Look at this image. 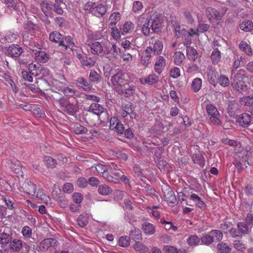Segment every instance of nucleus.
Masks as SVG:
<instances>
[{"label":"nucleus","instance_id":"f257e3e1","mask_svg":"<svg viewBox=\"0 0 253 253\" xmlns=\"http://www.w3.org/2000/svg\"><path fill=\"white\" fill-rule=\"evenodd\" d=\"M161 20L157 15L153 17L151 16L143 24L142 26L143 33L145 36H148L151 33V30L156 33H159L161 31Z\"/></svg>","mask_w":253,"mask_h":253},{"label":"nucleus","instance_id":"f03ea898","mask_svg":"<svg viewBox=\"0 0 253 253\" xmlns=\"http://www.w3.org/2000/svg\"><path fill=\"white\" fill-rule=\"evenodd\" d=\"M245 70H239L232 78L231 85L234 90L242 93L247 89V85L244 81L245 77Z\"/></svg>","mask_w":253,"mask_h":253},{"label":"nucleus","instance_id":"7ed1b4c3","mask_svg":"<svg viewBox=\"0 0 253 253\" xmlns=\"http://www.w3.org/2000/svg\"><path fill=\"white\" fill-rule=\"evenodd\" d=\"M226 8L224 7L219 9L209 7L206 10V14L209 21L214 26V27H218L219 25L221 26L220 22L218 21L215 25L212 21V20H216L219 21L222 19L226 12Z\"/></svg>","mask_w":253,"mask_h":253},{"label":"nucleus","instance_id":"20e7f679","mask_svg":"<svg viewBox=\"0 0 253 253\" xmlns=\"http://www.w3.org/2000/svg\"><path fill=\"white\" fill-rule=\"evenodd\" d=\"M111 81L116 91L124 85H126L128 82L126 75L120 68L115 70V74L112 76Z\"/></svg>","mask_w":253,"mask_h":253},{"label":"nucleus","instance_id":"39448f33","mask_svg":"<svg viewBox=\"0 0 253 253\" xmlns=\"http://www.w3.org/2000/svg\"><path fill=\"white\" fill-rule=\"evenodd\" d=\"M56 101L58 102L60 108L69 115L73 116L78 110V107L76 104L70 102L67 98L63 96Z\"/></svg>","mask_w":253,"mask_h":253},{"label":"nucleus","instance_id":"423d86ee","mask_svg":"<svg viewBox=\"0 0 253 253\" xmlns=\"http://www.w3.org/2000/svg\"><path fill=\"white\" fill-rule=\"evenodd\" d=\"M18 185L17 188L19 191L29 197L33 195L35 190H36V185L28 179L20 180Z\"/></svg>","mask_w":253,"mask_h":253},{"label":"nucleus","instance_id":"0eeeda50","mask_svg":"<svg viewBox=\"0 0 253 253\" xmlns=\"http://www.w3.org/2000/svg\"><path fill=\"white\" fill-rule=\"evenodd\" d=\"M88 111L92 112L98 116L99 119L103 122L108 120V113L106 110L100 104L93 103L91 104Z\"/></svg>","mask_w":253,"mask_h":253},{"label":"nucleus","instance_id":"6e6552de","mask_svg":"<svg viewBox=\"0 0 253 253\" xmlns=\"http://www.w3.org/2000/svg\"><path fill=\"white\" fill-rule=\"evenodd\" d=\"M206 109L208 114L210 116V120L211 123L214 125H220L221 123L218 118L219 113L216 108L212 104H208Z\"/></svg>","mask_w":253,"mask_h":253},{"label":"nucleus","instance_id":"1a4fd4ad","mask_svg":"<svg viewBox=\"0 0 253 253\" xmlns=\"http://www.w3.org/2000/svg\"><path fill=\"white\" fill-rule=\"evenodd\" d=\"M107 57L110 60L118 59L121 53V49L116 44H112L111 47H105Z\"/></svg>","mask_w":253,"mask_h":253},{"label":"nucleus","instance_id":"9d476101","mask_svg":"<svg viewBox=\"0 0 253 253\" xmlns=\"http://www.w3.org/2000/svg\"><path fill=\"white\" fill-rule=\"evenodd\" d=\"M122 116L126 118L129 115L130 119H135L136 114L134 112V107L132 103L128 102L126 104H123L122 106Z\"/></svg>","mask_w":253,"mask_h":253},{"label":"nucleus","instance_id":"9b49d317","mask_svg":"<svg viewBox=\"0 0 253 253\" xmlns=\"http://www.w3.org/2000/svg\"><path fill=\"white\" fill-rule=\"evenodd\" d=\"M49 38L50 41L58 43L59 46L63 47L65 50L67 49V45L64 42V36L60 33L52 32L50 34Z\"/></svg>","mask_w":253,"mask_h":253},{"label":"nucleus","instance_id":"f8f14e48","mask_svg":"<svg viewBox=\"0 0 253 253\" xmlns=\"http://www.w3.org/2000/svg\"><path fill=\"white\" fill-rule=\"evenodd\" d=\"M17 60L20 67H24L26 69H27L31 75L34 76H37L38 75V73L37 72V65L36 64L31 63L28 64V61L26 58L23 59L18 58Z\"/></svg>","mask_w":253,"mask_h":253},{"label":"nucleus","instance_id":"ddd939ff","mask_svg":"<svg viewBox=\"0 0 253 253\" xmlns=\"http://www.w3.org/2000/svg\"><path fill=\"white\" fill-rule=\"evenodd\" d=\"M126 85H124L123 86L117 89L116 91L118 94L120 95H124L126 97L132 96L135 93V87L134 86L131 85H129L128 84Z\"/></svg>","mask_w":253,"mask_h":253},{"label":"nucleus","instance_id":"4468645a","mask_svg":"<svg viewBox=\"0 0 253 253\" xmlns=\"http://www.w3.org/2000/svg\"><path fill=\"white\" fill-rule=\"evenodd\" d=\"M53 3L49 0H44L41 3V7L42 11L46 16L50 18L53 17Z\"/></svg>","mask_w":253,"mask_h":253},{"label":"nucleus","instance_id":"2eb2a0df","mask_svg":"<svg viewBox=\"0 0 253 253\" xmlns=\"http://www.w3.org/2000/svg\"><path fill=\"white\" fill-rule=\"evenodd\" d=\"M37 189L35 190L33 195H31V198L35 200H41L42 203H47L49 201V197L48 196L44 194L43 190L42 188H39L38 190L37 194H36Z\"/></svg>","mask_w":253,"mask_h":253},{"label":"nucleus","instance_id":"dca6fc26","mask_svg":"<svg viewBox=\"0 0 253 253\" xmlns=\"http://www.w3.org/2000/svg\"><path fill=\"white\" fill-rule=\"evenodd\" d=\"M61 81L54 80L51 83L52 90L56 92L57 91H62L64 87L67 84V81L65 78H62Z\"/></svg>","mask_w":253,"mask_h":253},{"label":"nucleus","instance_id":"f3484780","mask_svg":"<svg viewBox=\"0 0 253 253\" xmlns=\"http://www.w3.org/2000/svg\"><path fill=\"white\" fill-rule=\"evenodd\" d=\"M88 45L93 54L99 55L104 53L105 50H103V46L100 42H94L91 44H88Z\"/></svg>","mask_w":253,"mask_h":253},{"label":"nucleus","instance_id":"a211bd4d","mask_svg":"<svg viewBox=\"0 0 253 253\" xmlns=\"http://www.w3.org/2000/svg\"><path fill=\"white\" fill-rule=\"evenodd\" d=\"M57 241L54 238H46L43 240L40 244V248H42L44 251L47 250L50 247L56 246Z\"/></svg>","mask_w":253,"mask_h":253},{"label":"nucleus","instance_id":"6ab92c4d","mask_svg":"<svg viewBox=\"0 0 253 253\" xmlns=\"http://www.w3.org/2000/svg\"><path fill=\"white\" fill-rule=\"evenodd\" d=\"M166 60L164 57L159 56L157 57L155 64V70L159 74H160L166 66Z\"/></svg>","mask_w":253,"mask_h":253},{"label":"nucleus","instance_id":"aec40b11","mask_svg":"<svg viewBox=\"0 0 253 253\" xmlns=\"http://www.w3.org/2000/svg\"><path fill=\"white\" fill-rule=\"evenodd\" d=\"M141 229L146 235H152L156 232L155 226L148 222H144L142 224Z\"/></svg>","mask_w":253,"mask_h":253},{"label":"nucleus","instance_id":"412c9836","mask_svg":"<svg viewBox=\"0 0 253 253\" xmlns=\"http://www.w3.org/2000/svg\"><path fill=\"white\" fill-rule=\"evenodd\" d=\"M19 96L20 97L19 99L23 102L24 103L19 104L17 103V110L23 109L26 111L31 110V106L30 104L25 102V101L27 99V96L23 92H20Z\"/></svg>","mask_w":253,"mask_h":253},{"label":"nucleus","instance_id":"4be33fe9","mask_svg":"<svg viewBox=\"0 0 253 253\" xmlns=\"http://www.w3.org/2000/svg\"><path fill=\"white\" fill-rule=\"evenodd\" d=\"M252 116L248 113H244L238 119V121L243 127H247L250 124L252 121Z\"/></svg>","mask_w":253,"mask_h":253},{"label":"nucleus","instance_id":"5701e85b","mask_svg":"<svg viewBox=\"0 0 253 253\" xmlns=\"http://www.w3.org/2000/svg\"><path fill=\"white\" fill-rule=\"evenodd\" d=\"M159 81V77L155 74L149 75L147 78L140 79V82L142 84H148L151 85L157 83Z\"/></svg>","mask_w":253,"mask_h":253},{"label":"nucleus","instance_id":"b1692460","mask_svg":"<svg viewBox=\"0 0 253 253\" xmlns=\"http://www.w3.org/2000/svg\"><path fill=\"white\" fill-rule=\"evenodd\" d=\"M106 7L103 4H98L91 9V12L97 17L104 15L106 12Z\"/></svg>","mask_w":253,"mask_h":253},{"label":"nucleus","instance_id":"393cba45","mask_svg":"<svg viewBox=\"0 0 253 253\" xmlns=\"http://www.w3.org/2000/svg\"><path fill=\"white\" fill-rule=\"evenodd\" d=\"M164 198L168 202L174 204L176 201V197L174 193L169 187H167L166 192H164Z\"/></svg>","mask_w":253,"mask_h":253},{"label":"nucleus","instance_id":"a878e982","mask_svg":"<svg viewBox=\"0 0 253 253\" xmlns=\"http://www.w3.org/2000/svg\"><path fill=\"white\" fill-rule=\"evenodd\" d=\"M151 43L153 44V51L154 53L159 54L162 52L163 44L160 41H156L154 37L151 38Z\"/></svg>","mask_w":253,"mask_h":253},{"label":"nucleus","instance_id":"bb28decb","mask_svg":"<svg viewBox=\"0 0 253 253\" xmlns=\"http://www.w3.org/2000/svg\"><path fill=\"white\" fill-rule=\"evenodd\" d=\"M153 49L151 47L149 46L146 48L141 57V62L143 65H147L148 64Z\"/></svg>","mask_w":253,"mask_h":253},{"label":"nucleus","instance_id":"cd10ccee","mask_svg":"<svg viewBox=\"0 0 253 253\" xmlns=\"http://www.w3.org/2000/svg\"><path fill=\"white\" fill-rule=\"evenodd\" d=\"M77 83L79 86L83 88L84 90H90L92 88V84L83 77L78 78L76 80Z\"/></svg>","mask_w":253,"mask_h":253},{"label":"nucleus","instance_id":"c85d7f7f","mask_svg":"<svg viewBox=\"0 0 253 253\" xmlns=\"http://www.w3.org/2000/svg\"><path fill=\"white\" fill-rule=\"evenodd\" d=\"M62 4L65 5L63 3V0H55V2L53 3V11L58 15H63L64 10L62 7Z\"/></svg>","mask_w":253,"mask_h":253},{"label":"nucleus","instance_id":"c756f323","mask_svg":"<svg viewBox=\"0 0 253 253\" xmlns=\"http://www.w3.org/2000/svg\"><path fill=\"white\" fill-rule=\"evenodd\" d=\"M52 196L62 208H65L67 207L68 205V201L64 196L58 195L54 192L52 193Z\"/></svg>","mask_w":253,"mask_h":253},{"label":"nucleus","instance_id":"7c9ffc66","mask_svg":"<svg viewBox=\"0 0 253 253\" xmlns=\"http://www.w3.org/2000/svg\"><path fill=\"white\" fill-rule=\"evenodd\" d=\"M239 47L240 50L249 56H251L253 54L251 45L245 41H242L241 42L239 45Z\"/></svg>","mask_w":253,"mask_h":253},{"label":"nucleus","instance_id":"2f4dec72","mask_svg":"<svg viewBox=\"0 0 253 253\" xmlns=\"http://www.w3.org/2000/svg\"><path fill=\"white\" fill-rule=\"evenodd\" d=\"M240 28L245 32H251L253 30V22L251 20H245L240 24Z\"/></svg>","mask_w":253,"mask_h":253},{"label":"nucleus","instance_id":"473e14b6","mask_svg":"<svg viewBox=\"0 0 253 253\" xmlns=\"http://www.w3.org/2000/svg\"><path fill=\"white\" fill-rule=\"evenodd\" d=\"M134 29V25L130 21H127L124 23L121 28V32L123 35L131 33Z\"/></svg>","mask_w":253,"mask_h":253},{"label":"nucleus","instance_id":"72a5a7b5","mask_svg":"<svg viewBox=\"0 0 253 253\" xmlns=\"http://www.w3.org/2000/svg\"><path fill=\"white\" fill-rule=\"evenodd\" d=\"M217 249L221 253H230L232 250L230 246L223 242H220L217 244Z\"/></svg>","mask_w":253,"mask_h":253},{"label":"nucleus","instance_id":"f704fd0d","mask_svg":"<svg viewBox=\"0 0 253 253\" xmlns=\"http://www.w3.org/2000/svg\"><path fill=\"white\" fill-rule=\"evenodd\" d=\"M186 53L188 58L191 61H195L198 57V52L193 47H187Z\"/></svg>","mask_w":253,"mask_h":253},{"label":"nucleus","instance_id":"c9c22d12","mask_svg":"<svg viewBox=\"0 0 253 253\" xmlns=\"http://www.w3.org/2000/svg\"><path fill=\"white\" fill-rule=\"evenodd\" d=\"M23 248L21 253H28L30 247L26 243H23L20 240H17V252H19Z\"/></svg>","mask_w":253,"mask_h":253},{"label":"nucleus","instance_id":"e433bc0d","mask_svg":"<svg viewBox=\"0 0 253 253\" xmlns=\"http://www.w3.org/2000/svg\"><path fill=\"white\" fill-rule=\"evenodd\" d=\"M132 247L135 251L142 253H145L149 251L148 248L146 245L139 241H136Z\"/></svg>","mask_w":253,"mask_h":253},{"label":"nucleus","instance_id":"4c0bfd02","mask_svg":"<svg viewBox=\"0 0 253 253\" xmlns=\"http://www.w3.org/2000/svg\"><path fill=\"white\" fill-rule=\"evenodd\" d=\"M129 237L134 241H139L142 239V234L140 229L134 228L131 230L129 234Z\"/></svg>","mask_w":253,"mask_h":253},{"label":"nucleus","instance_id":"58836bf2","mask_svg":"<svg viewBox=\"0 0 253 253\" xmlns=\"http://www.w3.org/2000/svg\"><path fill=\"white\" fill-rule=\"evenodd\" d=\"M240 103L242 105L251 107L253 106V95L245 96L240 98Z\"/></svg>","mask_w":253,"mask_h":253},{"label":"nucleus","instance_id":"ea45409f","mask_svg":"<svg viewBox=\"0 0 253 253\" xmlns=\"http://www.w3.org/2000/svg\"><path fill=\"white\" fill-rule=\"evenodd\" d=\"M89 78L91 82L95 84H98L100 82L101 77L96 71L94 70H91L89 75Z\"/></svg>","mask_w":253,"mask_h":253},{"label":"nucleus","instance_id":"a19ab883","mask_svg":"<svg viewBox=\"0 0 253 253\" xmlns=\"http://www.w3.org/2000/svg\"><path fill=\"white\" fill-rule=\"evenodd\" d=\"M96 61V59L94 57L88 58L85 56L81 63L84 67L91 68L94 66Z\"/></svg>","mask_w":253,"mask_h":253},{"label":"nucleus","instance_id":"79ce46f5","mask_svg":"<svg viewBox=\"0 0 253 253\" xmlns=\"http://www.w3.org/2000/svg\"><path fill=\"white\" fill-rule=\"evenodd\" d=\"M202 84V79L199 78H196L192 82L191 87L195 92H197L201 88Z\"/></svg>","mask_w":253,"mask_h":253},{"label":"nucleus","instance_id":"37998d69","mask_svg":"<svg viewBox=\"0 0 253 253\" xmlns=\"http://www.w3.org/2000/svg\"><path fill=\"white\" fill-rule=\"evenodd\" d=\"M98 193L102 195H108L112 193V190L108 186L103 184L101 185L98 188Z\"/></svg>","mask_w":253,"mask_h":253},{"label":"nucleus","instance_id":"c03bdc74","mask_svg":"<svg viewBox=\"0 0 253 253\" xmlns=\"http://www.w3.org/2000/svg\"><path fill=\"white\" fill-rule=\"evenodd\" d=\"M173 58L174 63L176 65L179 66L182 64L183 61L184 60L185 56L182 52L177 51L174 53Z\"/></svg>","mask_w":253,"mask_h":253},{"label":"nucleus","instance_id":"a18cd8bd","mask_svg":"<svg viewBox=\"0 0 253 253\" xmlns=\"http://www.w3.org/2000/svg\"><path fill=\"white\" fill-rule=\"evenodd\" d=\"M200 242V238L196 235H192L189 236L187 239V244L190 246H196Z\"/></svg>","mask_w":253,"mask_h":253},{"label":"nucleus","instance_id":"49530a36","mask_svg":"<svg viewBox=\"0 0 253 253\" xmlns=\"http://www.w3.org/2000/svg\"><path fill=\"white\" fill-rule=\"evenodd\" d=\"M73 131L77 134H84L87 132V129L79 124H76L74 126Z\"/></svg>","mask_w":253,"mask_h":253},{"label":"nucleus","instance_id":"de8ad7c7","mask_svg":"<svg viewBox=\"0 0 253 253\" xmlns=\"http://www.w3.org/2000/svg\"><path fill=\"white\" fill-rule=\"evenodd\" d=\"M120 19V14L118 12H115L113 13L110 16L109 20L110 23L109 24L110 27L115 26L116 23Z\"/></svg>","mask_w":253,"mask_h":253},{"label":"nucleus","instance_id":"09e8293b","mask_svg":"<svg viewBox=\"0 0 253 253\" xmlns=\"http://www.w3.org/2000/svg\"><path fill=\"white\" fill-rule=\"evenodd\" d=\"M221 58L220 52L218 49H214L211 55V59L213 64H215L219 62Z\"/></svg>","mask_w":253,"mask_h":253},{"label":"nucleus","instance_id":"8fccbe9b","mask_svg":"<svg viewBox=\"0 0 253 253\" xmlns=\"http://www.w3.org/2000/svg\"><path fill=\"white\" fill-rule=\"evenodd\" d=\"M19 71L21 72V75L23 79L28 82H32L33 81V77L32 75H31L28 70L26 69L24 67H21L19 69Z\"/></svg>","mask_w":253,"mask_h":253},{"label":"nucleus","instance_id":"3c124183","mask_svg":"<svg viewBox=\"0 0 253 253\" xmlns=\"http://www.w3.org/2000/svg\"><path fill=\"white\" fill-rule=\"evenodd\" d=\"M44 162L48 168L52 169L55 168L57 165L56 160L49 156H45Z\"/></svg>","mask_w":253,"mask_h":253},{"label":"nucleus","instance_id":"603ef678","mask_svg":"<svg viewBox=\"0 0 253 253\" xmlns=\"http://www.w3.org/2000/svg\"><path fill=\"white\" fill-rule=\"evenodd\" d=\"M102 176L104 178L106 179L109 182H113L116 184L119 183L120 182L118 178L113 177L112 175L109 173L108 171H105V172L102 173Z\"/></svg>","mask_w":253,"mask_h":253},{"label":"nucleus","instance_id":"864d4df0","mask_svg":"<svg viewBox=\"0 0 253 253\" xmlns=\"http://www.w3.org/2000/svg\"><path fill=\"white\" fill-rule=\"evenodd\" d=\"M200 241H201L202 244L208 246L211 244L214 240L212 236L206 234L201 238Z\"/></svg>","mask_w":253,"mask_h":253},{"label":"nucleus","instance_id":"5fc2aeb1","mask_svg":"<svg viewBox=\"0 0 253 253\" xmlns=\"http://www.w3.org/2000/svg\"><path fill=\"white\" fill-rule=\"evenodd\" d=\"M237 226L242 235L243 234H247L249 233V227L245 223L243 222H238L237 224Z\"/></svg>","mask_w":253,"mask_h":253},{"label":"nucleus","instance_id":"6e6d98bb","mask_svg":"<svg viewBox=\"0 0 253 253\" xmlns=\"http://www.w3.org/2000/svg\"><path fill=\"white\" fill-rule=\"evenodd\" d=\"M88 222V217L85 215L81 214L77 219L78 224L81 227H84L86 225Z\"/></svg>","mask_w":253,"mask_h":253},{"label":"nucleus","instance_id":"4d7b16f0","mask_svg":"<svg viewBox=\"0 0 253 253\" xmlns=\"http://www.w3.org/2000/svg\"><path fill=\"white\" fill-rule=\"evenodd\" d=\"M36 54L38 60L41 62L45 63L49 58L48 55L44 52L38 51Z\"/></svg>","mask_w":253,"mask_h":253},{"label":"nucleus","instance_id":"13d9d810","mask_svg":"<svg viewBox=\"0 0 253 253\" xmlns=\"http://www.w3.org/2000/svg\"><path fill=\"white\" fill-rule=\"evenodd\" d=\"M143 8L142 3L140 1H134L133 2L132 11L134 13H139Z\"/></svg>","mask_w":253,"mask_h":253},{"label":"nucleus","instance_id":"bf43d9fd","mask_svg":"<svg viewBox=\"0 0 253 253\" xmlns=\"http://www.w3.org/2000/svg\"><path fill=\"white\" fill-rule=\"evenodd\" d=\"M218 81L220 85L223 87L228 86L230 84L228 78L225 75H220L218 78Z\"/></svg>","mask_w":253,"mask_h":253},{"label":"nucleus","instance_id":"052dcab7","mask_svg":"<svg viewBox=\"0 0 253 253\" xmlns=\"http://www.w3.org/2000/svg\"><path fill=\"white\" fill-rule=\"evenodd\" d=\"M130 237L127 236H122L120 238L119 244L123 247H126L129 244Z\"/></svg>","mask_w":253,"mask_h":253},{"label":"nucleus","instance_id":"680f3d73","mask_svg":"<svg viewBox=\"0 0 253 253\" xmlns=\"http://www.w3.org/2000/svg\"><path fill=\"white\" fill-rule=\"evenodd\" d=\"M23 236L26 238H30L32 236V231L30 227L25 226L23 227L21 231Z\"/></svg>","mask_w":253,"mask_h":253},{"label":"nucleus","instance_id":"e2e57ef3","mask_svg":"<svg viewBox=\"0 0 253 253\" xmlns=\"http://www.w3.org/2000/svg\"><path fill=\"white\" fill-rule=\"evenodd\" d=\"M11 240V237L9 234L5 233H2L0 235V244H6L8 243Z\"/></svg>","mask_w":253,"mask_h":253},{"label":"nucleus","instance_id":"0e129e2a","mask_svg":"<svg viewBox=\"0 0 253 253\" xmlns=\"http://www.w3.org/2000/svg\"><path fill=\"white\" fill-rule=\"evenodd\" d=\"M233 246L239 251H244L246 249L245 245L240 240H235L233 242Z\"/></svg>","mask_w":253,"mask_h":253},{"label":"nucleus","instance_id":"69168bd1","mask_svg":"<svg viewBox=\"0 0 253 253\" xmlns=\"http://www.w3.org/2000/svg\"><path fill=\"white\" fill-rule=\"evenodd\" d=\"M210 28L209 24L199 23L197 26V31L200 33H204L208 31Z\"/></svg>","mask_w":253,"mask_h":253},{"label":"nucleus","instance_id":"338daca9","mask_svg":"<svg viewBox=\"0 0 253 253\" xmlns=\"http://www.w3.org/2000/svg\"><path fill=\"white\" fill-rule=\"evenodd\" d=\"M64 95L68 97H73L75 94V90L68 87H64L62 91Z\"/></svg>","mask_w":253,"mask_h":253},{"label":"nucleus","instance_id":"774afa93","mask_svg":"<svg viewBox=\"0 0 253 253\" xmlns=\"http://www.w3.org/2000/svg\"><path fill=\"white\" fill-rule=\"evenodd\" d=\"M163 250L166 253H178V250L175 247L169 245L165 246Z\"/></svg>","mask_w":253,"mask_h":253}]
</instances>
